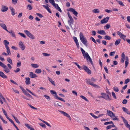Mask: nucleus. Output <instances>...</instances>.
Returning a JSON list of instances; mask_svg holds the SVG:
<instances>
[{"instance_id":"obj_50","label":"nucleus","mask_w":130,"mask_h":130,"mask_svg":"<svg viewBox=\"0 0 130 130\" xmlns=\"http://www.w3.org/2000/svg\"><path fill=\"white\" fill-rule=\"evenodd\" d=\"M27 9L30 10H31L32 9L31 6L30 5H28L27 6Z\"/></svg>"},{"instance_id":"obj_30","label":"nucleus","mask_w":130,"mask_h":130,"mask_svg":"<svg viewBox=\"0 0 130 130\" xmlns=\"http://www.w3.org/2000/svg\"><path fill=\"white\" fill-rule=\"evenodd\" d=\"M124 123L126 127L128 128L129 129H130V125L128 123V122L127 121H126Z\"/></svg>"},{"instance_id":"obj_5","label":"nucleus","mask_w":130,"mask_h":130,"mask_svg":"<svg viewBox=\"0 0 130 130\" xmlns=\"http://www.w3.org/2000/svg\"><path fill=\"white\" fill-rule=\"evenodd\" d=\"M24 31L26 35L30 39L34 40L35 38V37L34 35L29 31L27 30H25Z\"/></svg>"},{"instance_id":"obj_16","label":"nucleus","mask_w":130,"mask_h":130,"mask_svg":"<svg viewBox=\"0 0 130 130\" xmlns=\"http://www.w3.org/2000/svg\"><path fill=\"white\" fill-rule=\"evenodd\" d=\"M61 103L59 102L56 101L54 103V106L56 107H61Z\"/></svg>"},{"instance_id":"obj_2","label":"nucleus","mask_w":130,"mask_h":130,"mask_svg":"<svg viewBox=\"0 0 130 130\" xmlns=\"http://www.w3.org/2000/svg\"><path fill=\"white\" fill-rule=\"evenodd\" d=\"M79 38L82 43L86 46H87V41L82 32H80V33Z\"/></svg>"},{"instance_id":"obj_27","label":"nucleus","mask_w":130,"mask_h":130,"mask_svg":"<svg viewBox=\"0 0 130 130\" xmlns=\"http://www.w3.org/2000/svg\"><path fill=\"white\" fill-rule=\"evenodd\" d=\"M3 42L5 46V48L8 47V45L9 44V43L6 40H5L3 41Z\"/></svg>"},{"instance_id":"obj_58","label":"nucleus","mask_w":130,"mask_h":130,"mask_svg":"<svg viewBox=\"0 0 130 130\" xmlns=\"http://www.w3.org/2000/svg\"><path fill=\"white\" fill-rule=\"evenodd\" d=\"M44 96L45 98L47 99V100H50V98L49 97V96H47L46 95H44Z\"/></svg>"},{"instance_id":"obj_31","label":"nucleus","mask_w":130,"mask_h":130,"mask_svg":"<svg viewBox=\"0 0 130 130\" xmlns=\"http://www.w3.org/2000/svg\"><path fill=\"white\" fill-rule=\"evenodd\" d=\"M92 11L94 13H99L100 12L99 10L98 9H95L93 10Z\"/></svg>"},{"instance_id":"obj_41","label":"nucleus","mask_w":130,"mask_h":130,"mask_svg":"<svg viewBox=\"0 0 130 130\" xmlns=\"http://www.w3.org/2000/svg\"><path fill=\"white\" fill-rule=\"evenodd\" d=\"M18 34L23 38H26V36L23 33L21 32H19Z\"/></svg>"},{"instance_id":"obj_21","label":"nucleus","mask_w":130,"mask_h":130,"mask_svg":"<svg viewBox=\"0 0 130 130\" xmlns=\"http://www.w3.org/2000/svg\"><path fill=\"white\" fill-rule=\"evenodd\" d=\"M5 99L3 97L1 93H0V102L2 104L3 103V101H5Z\"/></svg>"},{"instance_id":"obj_38","label":"nucleus","mask_w":130,"mask_h":130,"mask_svg":"<svg viewBox=\"0 0 130 130\" xmlns=\"http://www.w3.org/2000/svg\"><path fill=\"white\" fill-rule=\"evenodd\" d=\"M12 116L14 118L16 122L18 124H20V123L19 121V120H18V119H17V118L15 117V116H14L13 115H12Z\"/></svg>"},{"instance_id":"obj_25","label":"nucleus","mask_w":130,"mask_h":130,"mask_svg":"<svg viewBox=\"0 0 130 130\" xmlns=\"http://www.w3.org/2000/svg\"><path fill=\"white\" fill-rule=\"evenodd\" d=\"M0 76L4 78H7V76L4 74V73L2 71H0Z\"/></svg>"},{"instance_id":"obj_55","label":"nucleus","mask_w":130,"mask_h":130,"mask_svg":"<svg viewBox=\"0 0 130 130\" xmlns=\"http://www.w3.org/2000/svg\"><path fill=\"white\" fill-rule=\"evenodd\" d=\"M18 0H12V3L14 5L16 4L17 3Z\"/></svg>"},{"instance_id":"obj_47","label":"nucleus","mask_w":130,"mask_h":130,"mask_svg":"<svg viewBox=\"0 0 130 130\" xmlns=\"http://www.w3.org/2000/svg\"><path fill=\"white\" fill-rule=\"evenodd\" d=\"M104 37L105 39L106 40H110L111 38L110 37L107 35L105 36Z\"/></svg>"},{"instance_id":"obj_56","label":"nucleus","mask_w":130,"mask_h":130,"mask_svg":"<svg viewBox=\"0 0 130 130\" xmlns=\"http://www.w3.org/2000/svg\"><path fill=\"white\" fill-rule=\"evenodd\" d=\"M49 2L52 5L55 3L54 0H49Z\"/></svg>"},{"instance_id":"obj_51","label":"nucleus","mask_w":130,"mask_h":130,"mask_svg":"<svg viewBox=\"0 0 130 130\" xmlns=\"http://www.w3.org/2000/svg\"><path fill=\"white\" fill-rule=\"evenodd\" d=\"M42 55L45 56H49L50 55L49 54H47L46 53H43Z\"/></svg>"},{"instance_id":"obj_14","label":"nucleus","mask_w":130,"mask_h":130,"mask_svg":"<svg viewBox=\"0 0 130 130\" xmlns=\"http://www.w3.org/2000/svg\"><path fill=\"white\" fill-rule=\"evenodd\" d=\"M73 39L76 44L77 47L78 48H79V43L76 37H73Z\"/></svg>"},{"instance_id":"obj_19","label":"nucleus","mask_w":130,"mask_h":130,"mask_svg":"<svg viewBox=\"0 0 130 130\" xmlns=\"http://www.w3.org/2000/svg\"><path fill=\"white\" fill-rule=\"evenodd\" d=\"M10 34H11V36L15 38L16 37L15 35V32L12 30H10L9 31L8 30V31H7Z\"/></svg>"},{"instance_id":"obj_64","label":"nucleus","mask_w":130,"mask_h":130,"mask_svg":"<svg viewBox=\"0 0 130 130\" xmlns=\"http://www.w3.org/2000/svg\"><path fill=\"white\" fill-rule=\"evenodd\" d=\"M126 19L128 22L130 23V16H128L127 17H126Z\"/></svg>"},{"instance_id":"obj_7","label":"nucleus","mask_w":130,"mask_h":130,"mask_svg":"<svg viewBox=\"0 0 130 130\" xmlns=\"http://www.w3.org/2000/svg\"><path fill=\"white\" fill-rule=\"evenodd\" d=\"M18 44L19 47L22 50H24L25 48L26 47L23 42L21 41H20L19 42Z\"/></svg>"},{"instance_id":"obj_57","label":"nucleus","mask_w":130,"mask_h":130,"mask_svg":"<svg viewBox=\"0 0 130 130\" xmlns=\"http://www.w3.org/2000/svg\"><path fill=\"white\" fill-rule=\"evenodd\" d=\"M24 93L25 95L27 96H28L29 97H30L31 98L32 97V96L31 95H30L28 93L26 92H25Z\"/></svg>"},{"instance_id":"obj_1","label":"nucleus","mask_w":130,"mask_h":130,"mask_svg":"<svg viewBox=\"0 0 130 130\" xmlns=\"http://www.w3.org/2000/svg\"><path fill=\"white\" fill-rule=\"evenodd\" d=\"M107 115L112 118L113 120H118V119L117 118V116H116L115 114L111 111L107 110Z\"/></svg>"},{"instance_id":"obj_10","label":"nucleus","mask_w":130,"mask_h":130,"mask_svg":"<svg viewBox=\"0 0 130 130\" xmlns=\"http://www.w3.org/2000/svg\"><path fill=\"white\" fill-rule=\"evenodd\" d=\"M68 11L72 12L77 17L78 13L74 9L72 8H70L69 9Z\"/></svg>"},{"instance_id":"obj_11","label":"nucleus","mask_w":130,"mask_h":130,"mask_svg":"<svg viewBox=\"0 0 130 130\" xmlns=\"http://www.w3.org/2000/svg\"><path fill=\"white\" fill-rule=\"evenodd\" d=\"M83 69L89 74H91V71L86 66L84 65L83 66Z\"/></svg>"},{"instance_id":"obj_23","label":"nucleus","mask_w":130,"mask_h":130,"mask_svg":"<svg viewBox=\"0 0 130 130\" xmlns=\"http://www.w3.org/2000/svg\"><path fill=\"white\" fill-rule=\"evenodd\" d=\"M25 82L26 84L27 85H28L30 83V78L29 77H26L25 78Z\"/></svg>"},{"instance_id":"obj_34","label":"nucleus","mask_w":130,"mask_h":130,"mask_svg":"<svg viewBox=\"0 0 130 130\" xmlns=\"http://www.w3.org/2000/svg\"><path fill=\"white\" fill-rule=\"evenodd\" d=\"M10 9L11 12V14L13 15H14L15 14V10L14 8L12 7H11Z\"/></svg>"},{"instance_id":"obj_33","label":"nucleus","mask_w":130,"mask_h":130,"mask_svg":"<svg viewBox=\"0 0 130 130\" xmlns=\"http://www.w3.org/2000/svg\"><path fill=\"white\" fill-rule=\"evenodd\" d=\"M31 65L34 68H38L39 66V65L37 64H31Z\"/></svg>"},{"instance_id":"obj_60","label":"nucleus","mask_w":130,"mask_h":130,"mask_svg":"<svg viewBox=\"0 0 130 130\" xmlns=\"http://www.w3.org/2000/svg\"><path fill=\"white\" fill-rule=\"evenodd\" d=\"M90 39L91 40H92L93 42L95 43H96L95 40L93 37H90Z\"/></svg>"},{"instance_id":"obj_8","label":"nucleus","mask_w":130,"mask_h":130,"mask_svg":"<svg viewBox=\"0 0 130 130\" xmlns=\"http://www.w3.org/2000/svg\"><path fill=\"white\" fill-rule=\"evenodd\" d=\"M84 57H85L87 60L88 61V60H89L90 62L92 64V59L90 57V56L86 52L85 54H84V55H83Z\"/></svg>"},{"instance_id":"obj_12","label":"nucleus","mask_w":130,"mask_h":130,"mask_svg":"<svg viewBox=\"0 0 130 130\" xmlns=\"http://www.w3.org/2000/svg\"><path fill=\"white\" fill-rule=\"evenodd\" d=\"M59 112H60L61 114L63 115L64 116H66L68 118H69V120H71V118L70 116L67 113L64 111H59Z\"/></svg>"},{"instance_id":"obj_13","label":"nucleus","mask_w":130,"mask_h":130,"mask_svg":"<svg viewBox=\"0 0 130 130\" xmlns=\"http://www.w3.org/2000/svg\"><path fill=\"white\" fill-rule=\"evenodd\" d=\"M109 19V17H108L103 19L101 21V24H103L107 23L108 22Z\"/></svg>"},{"instance_id":"obj_49","label":"nucleus","mask_w":130,"mask_h":130,"mask_svg":"<svg viewBox=\"0 0 130 130\" xmlns=\"http://www.w3.org/2000/svg\"><path fill=\"white\" fill-rule=\"evenodd\" d=\"M116 1L117 2H118L119 5L122 6H124V5L123 4V3L122 1H118L117 0H116Z\"/></svg>"},{"instance_id":"obj_3","label":"nucleus","mask_w":130,"mask_h":130,"mask_svg":"<svg viewBox=\"0 0 130 130\" xmlns=\"http://www.w3.org/2000/svg\"><path fill=\"white\" fill-rule=\"evenodd\" d=\"M68 15L69 18V19L68 20V22L69 25L70 26V27L73 29L72 24L74 23V20L72 18V17L70 15V13L68 12L67 13Z\"/></svg>"},{"instance_id":"obj_59","label":"nucleus","mask_w":130,"mask_h":130,"mask_svg":"<svg viewBox=\"0 0 130 130\" xmlns=\"http://www.w3.org/2000/svg\"><path fill=\"white\" fill-rule=\"evenodd\" d=\"M114 90L116 92H118L119 91V89L117 87H115L113 88Z\"/></svg>"},{"instance_id":"obj_26","label":"nucleus","mask_w":130,"mask_h":130,"mask_svg":"<svg viewBox=\"0 0 130 130\" xmlns=\"http://www.w3.org/2000/svg\"><path fill=\"white\" fill-rule=\"evenodd\" d=\"M125 67L126 68L128 64V57L126 56L125 57Z\"/></svg>"},{"instance_id":"obj_22","label":"nucleus","mask_w":130,"mask_h":130,"mask_svg":"<svg viewBox=\"0 0 130 130\" xmlns=\"http://www.w3.org/2000/svg\"><path fill=\"white\" fill-rule=\"evenodd\" d=\"M0 26L4 29L8 31L7 27L5 24L2 23H0Z\"/></svg>"},{"instance_id":"obj_44","label":"nucleus","mask_w":130,"mask_h":130,"mask_svg":"<svg viewBox=\"0 0 130 130\" xmlns=\"http://www.w3.org/2000/svg\"><path fill=\"white\" fill-rule=\"evenodd\" d=\"M26 90L27 91H28L31 94L33 95H34L35 96H37L36 95H35L34 93H33L31 91H30V90H29L28 89H27V88L26 89Z\"/></svg>"},{"instance_id":"obj_62","label":"nucleus","mask_w":130,"mask_h":130,"mask_svg":"<svg viewBox=\"0 0 130 130\" xmlns=\"http://www.w3.org/2000/svg\"><path fill=\"white\" fill-rule=\"evenodd\" d=\"M130 81L129 79V78H127L125 80V84H126L128 83Z\"/></svg>"},{"instance_id":"obj_43","label":"nucleus","mask_w":130,"mask_h":130,"mask_svg":"<svg viewBox=\"0 0 130 130\" xmlns=\"http://www.w3.org/2000/svg\"><path fill=\"white\" fill-rule=\"evenodd\" d=\"M80 96L81 98H82V99L85 100L87 102L88 101V100L85 96L81 95H80Z\"/></svg>"},{"instance_id":"obj_29","label":"nucleus","mask_w":130,"mask_h":130,"mask_svg":"<svg viewBox=\"0 0 130 130\" xmlns=\"http://www.w3.org/2000/svg\"><path fill=\"white\" fill-rule=\"evenodd\" d=\"M43 6L50 13H51V11L47 6H45V5H43Z\"/></svg>"},{"instance_id":"obj_53","label":"nucleus","mask_w":130,"mask_h":130,"mask_svg":"<svg viewBox=\"0 0 130 130\" xmlns=\"http://www.w3.org/2000/svg\"><path fill=\"white\" fill-rule=\"evenodd\" d=\"M110 124H113V122L112 121L110 122H107L105 123L104 124V125H107Z\"/></svg>"},{"instance_id":"obj_52","label":"nucleus","mask_w":130,"mask_h":130,"mask_svg":"<svg viewBox=\"0 0 130 130\" xmlns=\"http://www.w3.org/2000/svg\"><path fill=\"white\" fill-rule=\"evenodd\" d=\"M80 49L83 55H84V54L86 53V52H85V51L82 47L80 48Z\"/></svg>"},{"instance_id":"obj_32","label":"nucleus","mask_w":130,"mask_h":130,"mask_svg":"<svg viewBox=\"0 0 130 130\" xmlns=\"http://www.w3.org/2000/svg\"><path fill=\"white\" fill-rule=\"evenodd\" d=\"M121 42L120 39H119L117 40H116L115 43V44L116 45H118Z\"/></svg>"},{"instance_id":"obj_61","label":"nucleus","mask_w":130,"mask_h":130,"mask_svg":"<svg viewBox=\"0 0 130 130\" xmlns=\"http://www.w3.org/2000/svg\"><path fill=\"white\" fill-rule=\"evenodd\" d=\"M112 96H113V98H114V99H117V98L116 96L115 93L113 92H112Z\"/></svg>"},{"instance_id":"obj_9","label":"nucleus","mask_w":130,"mask_h":130,"mask_svg":"<svg viewBox=\"0 0 130 130\" xmlns=\"http://www.w3.org/2000/svg\"><path fill=\"white\" fill-rule=\"evenodd\" d=\"M117 33L121 38L122 39L124 40H125V39L126 37V36L124 35L119 31L117 32Z\"/></svg>"},{"instance_id":"obj_28","label":"nucleus","mask_w":130,"mask_h":130,"mask_svg":"<svg viewBox=\"0 0 130 130\" xmlns=\"http://www.w3.org/2000/svg\"><path fill=\"white\" fill-rule=\"evenodd\" d=\"M122 109L124 111L127 113V114L130 115V112L128 111L127 109L124 107H123Z\"/></svg>"},{"instance_id":"obj_39","label":"nucleus","mask_w":130,"mask_h":130,"mask_svg":"<svg viewBox=\"0 0 130 130\" xmlns=\"http://www.w3.org/2000/svg\"><path fill=\"white\" fill-rule=\"evenodd\" d=\"M7 61L11 64H12V62L11 59L9 58L8 57L7 58Z\"/></svg>"},{"instance_id":"obj_24","label":"nucleus","mask_w":130,"mask_h":130,"mask_svg":"<svg viewBox=\"0 0 130 130\" xmlns=\"http://www.w3.org/2000/svg\"><path fill=\"white\" fill-rule=\"evenodd\" d=\"M50 92L52 94L55 96V98H57V96H58L56 92L54 91L53 90H50Z\"/></svg>"},{"instance_id":"obj_36","label":"nucleus","mask_w":130,"mask_h":130,"mask_svg":"<svg viewBox=\"0 0 130 130\" xmlns=\"http://www.w3.org/2000/svg\"><path fill=\"white\" fill-rule=\"evenodd\" d=\"M48 78L49 81L54 86L55 85V83L54 81H53L52 79L50 78L49 77H48Z\"/></svg>"},{"instance_id":"obj_4","label":"nucleus","mask_w":130,"mask_h":130,"mask_svg":"<svg viewBox=\"0 0 130 130\" xmlns=\"http://www.w3.org/2000/svg\"><path fill=\"white\" fill-rule=\"evenodd\" d=\"M86 83L87 84H89L90 85L95 87L96 88H100V86L94 84L93 82H91V80L90 79H86Z\"/></svg>"},{"instance_id":"obj_46","label":"nucleus","mask_w":130,"mask_h":130,"mask_svg":"<svg viewBox=\"0 0 130 130\" xmlns=\"http://www.w3.org/2000/svg\"><path fill=\"white\" fill-rule=\"evenodd\" d=\"M41 120L42 121V122H43L44 123H45L46 125L47 126L50 127L51 125L50 124H49L47 122L45 121L44 120Z\"/></svg>"},{"instance_id":"obj_40","label":"nucleus","mask_w":130,"mask_h":130,"mask_svg":"<svg viewBox=\"0 0 130 130\" xmlns=\"http://www.w3.org/2000/svg\"><path fill=\"white\" fill-rule=\"evenodd\" d=\"M2 109L4 114L5 115L6 118H7L8 117V116L7 115L6 111L3 108H2Z\"/></svg>"},{"instance_id":"obj_35","label":"nucleus","mask_w":130,"mask_h":130,"mask_svg":"<svg viewBox=\"0 0 130 130\" xmlns=\"http://www.w3.org/2000/svg\"><path fill=\"white\" fill-rule=\"evenodd\" d=\"M42 71L40 69H36L35 71V73L39 74Z\"/></svg>"},{"instance_id":"obj_17","label":"nucleus","mask_w":130,"mask_h":130,"mask_svg":"<svg viewBox=\"0 0 130 130\" xmlns=\"http://www.w3.org/2000/svg\"><path fill=\"white\" fill-rule=\"evenodd\" d=\"M8 9V7L6 6L2 5L1 11L2 12H4L6 11Z\"/></svg>"},{"instance_id":"obj_15","label":"nucleus","mask_w":130,"mask_h":130,"mask_svg":"<svg viewBox=\"0 0 130 130\" xmlns=\"http://www.w3.org/2000/svg\"><path fill=\"white\" fill-rule=\"evenodd\" d=\"M29 76L30 77L32 78H35L38 77V76L36 74L33 73L32 72H29Z\"/></svg>"},{"instance_id":"obj_18","label":"nucleus","mask_w":130,"mask_h":130,"mask_svg":"<svg viewBox=\"0 0 130 130\" xmlns=\"http://www.w3.org/2000/svg\"><path fill=\"white\" fill-rule=\"evenodd\" d=\"M97 33L99 34L103 35H105L106 34V33L105 31L102 30H98Z\"/></svg>"},{"instance_id":"obj_20","label":"nucleus","mask_w":130,"mask_h":130,"mask_svg":"<svg viewBox=\"0 0 130 130\" xmlns=\"http://www.w3.org/2000/svg\"><path fill=\"white\" fill-rule=\"evenodd\" d=\"M56 8L59 11L61 12L62 11L60 9V8L59 7L58 5L57 4H54L53 5H52Z\"/></svg>"},{"instance_id":"obj_37","label":"nucleus","mask_w":130,"mask_h":130,"mask_svg":"<svg viewBox=\"0 0 130 130\" xmlns=\"http://www.w3.org/2000/svg\"><path fill=\"white\" fill-rule=\"evenodd\" d=\"M6 52L7 53L8 55L10 54H11V52L10 51V49H9V47H6Z\"/></svg>"},{"instance_id":"obj_6","label":"nucleus","mask_w":130,"mask_h":130,"mask_svg":"<svg viewBox=\"0 0 130 130\" xmlns=\"http://www.w3.org/2000/svg\"><path fill=\"white\" fill-rule=\"evenodd\" d=\"M0 66L4 68V71L6 73H8L10 72V69L8 68L6 65L1 61H0Z\"/></svg>"},{"instance_id":"obj_48","label":"nucleus","mask_w":130,"mask_h":130,"mask_svg":"<svg viewBox=\"0 0 130 130\" xmlns=\"http://www.w3.org/2000/svg\"><path fill=\"white\" fill-rule=\"evenodd\" d=\"M101 94L102 95L101 96V98H104V97L105 96L106 94L104 93H101Z\"/></svg>"},{"instance_id":"obj_45","label":"nucleus","mask_w":130,"mask_h":130,"mask_svg":"<svg viewBox=\"0 0 130 130\" xmlns=\"http://www.w3.org/2000/svg\"><path fill=\"white\" fill-rule=\"evenodd\" d=\"M56 99L62 101L64 102H65V101L62 98L59 97L58 96H57V98H56Z\"/></svg>"},{"instance_id":"obj_42","label":"nucleus","mask_w":130,"mask_h":130,"mask_svg":"<svg viewBox=\"0 0 130 130\" xmlns=\"http://www.w3.org/2000/svg\"><path fill=\"white\" fill-rule=\"evenodd\" d=\"M89 114L95 119H97L98 118V117L96 116L92 113H90Z\"/></svg>"},{"instance_id":"obj_63","label":"nucleus","mask_w":130,"mask_h":130,"mask_svg":"<svg viewBox=\"0 0 130 130\" xmlns=\"http://www.w3.org/2000/svg\"><path fill=\"white\" fill-rule=\"evenodd\" d=\"M115 53V52L113 51V52H111L109 54V55L110 56H112L114 55Z\"/></svg>"},{"instance_id":"obj_54","label":"nucleus","mask_w":130,"mask_h":130,"mask_svg":"<svg viewBox=\"0 0 130 130\" xmlns=\"http://www.w3.org/2000/svg\"><path fill=\"white\" fill-rule=\"evenodd\" d=\"M107 100H110V99L108 95H106L105 96L104 98Z\"/></svg>"}]
</instances>
